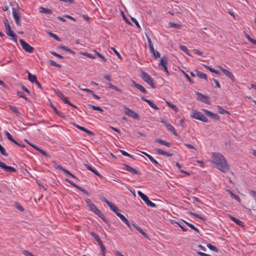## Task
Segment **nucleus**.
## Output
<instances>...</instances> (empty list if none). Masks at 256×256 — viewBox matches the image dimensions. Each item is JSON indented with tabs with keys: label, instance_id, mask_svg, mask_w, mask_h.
<instances>
[{
	"label": "nucleus",
	"instance_id": "nucleus-1",
	"mask_svg": "<svg viewBox=\"0 0 256 256\" xmlns=\"http://www.w3.org/2000/svg\"><path fill=\"white\" fill-rule=\"evenodd\" d=\"M213 162L216 168L223 172H226L229 170V166L222 155L217 154L214 155Z\"/></svg>",
	"mask_w": 256,
	"mask_h": 256
},
{
	"label": "nucleus",
	"instance_id": "nucleus-2",
	"mask_svg": "<svg viewBox=\"0 0 256 256\" xmlns=\"http://www.w3.org/2000/svg\"><path fill=\"white\" fill-rule=\"evenodd\" d=\"M140 78L148 84H149L152 88H154L156 86L154 83V80L146 72L142 71L140 72Z\"/></svg>",
	"mask_w": 256,
	"mask_h": 256
},
{
	"label": "nucleus",
	"instance_id": "nucleus-3",
	"mask_svg": "<svg viewBox=\"0 0 256 256\" xmlns=\"http://www.w3.org/2000/svg\"><path fill=\"white\" fill-rule=\"evenodd\" d=\"M191 116L192 118L200 120L203 122H207L208 120L202 112L192 110Z\"/></svg>",
	"mask_w": 256,
	"mask_h": 256
},
{
	"label": "nucleus",
	"instance_id": "nucleus-4",
	"mask_svg": "<svg viewBox=\"0 0 256 256\" xmlns=\"http://www.w3.org/2000/svg\"><path fill=\"white\" fill-rule=\"evenodd\" d=\"M138 196L140 197V198L145 202V203L148 205V206H150L152 208H156V205L154 204L152 202L148 197L147 196L143 194L141 191H138Z\"/></svg>",
	"mask_w": 256,
	"mask_h": 256
},
{
	"label": "nucleus",
	"instance_id": "nucleus-5",
	"mask_svg": "<svg viewBox=\"0 0 256 256\" xmlns=\"http://www.w3.org/2000/svg\"><path fill=\"white\" fill-rule=\"evenodd\" d=\"M168 64V60L166 57L165 56H163L160 60V62L158 64V66L160 68L161 70H162L164 72H165L168 74V72L167 68Z\"/></svg>",
	"mask_w": 256,
	"mask_h": 256
},
{
	"label": "nucleus",
	"instance_id": "nucleus-6",
	"mask_svg": "<svg viewBox=\"0 0 256 256\" xmlns=\"http://www.w3.org/2000/svg\"><path fill=\"white\" fill-rule=\"evenodd\" d=\"M90 234L94 238V240L96 242H98V244L100 245V249H101L102 251V252L103 254H104V253L106 252V248L104 246V244H102V241L99 238L97 234H96L94 232H90Z\"/></svg>",
	"mask_w": 256,
	"mask_h": 256
},
{
	"label": "nucleus",
	"instance_id": "nucleus-7",
	"mask_svg": "<svg viewBox=\"0 0 256 256\" xmlns=\"http://www.w3.org/2000/svg\"><path fill=\"white\" fill-rule=\"evenodd\" d=\"M20 43V44L22 48L25 51L28 52L32 53L34 51V48L31 46L29 44L26 43L24 40L20 39L19 40Z\"/></svg>",
	"mask_w": 256,
	"mask_h": 256
},
{
	"label": "nucleus",
	"instance_id": "nucleus-8",
	"mask_svg": "<svg viewBox=\"0 0 256 256\" xmlns=\"http://www.w3.org/2000/svg\"><path fill=\"white\" fill-rule=\"evenodd\" d=\"M118 216L120 220L125 223L127 225V226L132 230V228L130 224V222L128 220L127 218H126V217L120 213L118 212V208H116V212H114Z\"/></svg>",
	"mask_w": 256,
	"mask_h": 256
},
{
	"label": "nucleus",
	"instance_id": "nucleus-9",
	"mask_svg": "<svg viewBox=\"0 0 256 256\" xmlns=\"http://www.w3.org/2000/svg\"><path fill=\"white\" fill-rule=\"evenodd\" d=\"M124 108L125 110V114L126 115L136 120L138 119L139 116L136 112L127 108L126 106H124Z\"/></svg>",
	"mask_w": 256,
	"mask_h": 256
},
{
	"label": "nucleus",
	"instance_id": "nucleus-10",
	"mask_svg": "<svg viewBox=\"0 0 256 256\" xmlns=\"http://www.w3.org/2000/svg\"><path fill=\"white\" fill-rule=\"evenodd\" d=\"M65 181L70 184L71 185L81 191L82 193L84 194H85L87 196H90V193L86 191V190H84V188H82L81 186L77 185L76 184L74 183L72 181L66 178Z\"/></svg>",
	"mask_w": 256,
	"mask_h": 256
},
{
	"label": "nucleus",
	"instance_id": "nucleus-11",
	"mask_svg": "<svg viewBox=\"0 0 256 256\" xmlns=\"http://www.w3.org/2000/svg\"><path fill=\"white\" fill-rule=\"evenodd\" d=\"M0 168L3 169L6 172H15L16 170L15 168L6 166L4 162H0Z\"/></svg>",
	"mask_w": 256,
	"mask_h": 256
},
{
	"label": "nucleus",
	"instance_id": "nucleus-12",
	"mask_svg": "<svg viewBox=\"0 0 256 256\" xmlns=\"http://www.w3.org/2000/svg\"><path fill=\"white\" fill-rule=\"evenodd\" d=\"M196 94L198 96V100L202 102L207 104H210V98L208 96L204 95L198 92H197Z\"/></svg>",
	"mask_w": 256,
	"mask_h": 256
},
{
	"label": "nucleus",
	"instance_id": "nucleus-13",
	"mask_svg": "<svg viewBox=\"0 0 256 256\" xmlns=\"http://www.w3.org/2000/svg\"><path fill=\"white\" fill-rule=\"evenodd\" d=\"M12 13L16 24L18 26H20L21 25L20 16L18 13L16 12V8H12Z\"/></svg>",
	"mask_w": 256,
	"mask_h": 256
},
{
	"label": "nucleus",
	"instance_id": "nucleus-14",
	"mask_svg": "<svg viewBox=\"0 0 256 256\" xmlns=\"http://www.w3.org/2000/svg\"><path fill=\"white\" fill-rule=\"evenodd\" d=\"M202 110L208 117L212 119L216 120H220V116L217 114L213 113L206 109H202Z\"/></svg>",
	"mask_w": 256,
	"mask_h": 256
},
{
	"label": "nucleus",
	"instance_id": "nucleus-15",
	"mask_svg": "<svg viewBox=\"0 0 256 256\" xmlns=\"http://www.w3.org/2000/svg\"><path fill=\"white\" fill-rule=\"evenodd\" d=\"M5 29L6 34L10 37H12L13 40L16 42L17 41L16 36L12 31L10 26H8V27L5 28Z\"/></svg>",
	"mask_w": 256,
	"mask_h": 256
},
{
	"label": "nucleus",
	"instance_id": "nucleus-16",
	"mask_svg": "<svg viewBox=\"0 0 256 256\" xmlns=\"http://www.w3.org/2000/svg\"><path fill=\"white\" fill-rule=\"evenodd\" d=\"M123 166H124V169L130 172L132 174H140V172L128 166V164H123Z\"/></svg>",
	"mask_w": 256,
	"mask_h": 256
},
{
	"label": "nucleus",
	"instance_id": "nucleus-17",
	"mask_svg": "<svg viewBox=\"0 0 256 256\" xmlns=\"http://www.w3.org/2000/svg\"><path fill=\"white\" fill-rule=\"evenodd\" d=\"M102 200L105 202L108 206L110 208V210L113 211L114 212H116V207L115 205L112 204V202H109L106 198L102 197L101 198Z\"/></svg>",
	"mask_w": 256,
	"mask_h": 256
},
{
	"label": "nucleus",
	"instance_id": "nucleus-18",
	"mask_svg": "<svg viewBox=\"0 0 256 256\" xmlns=\"http://www.w3.org/2000/svg\"><path fill=\"white\" fill-rule=\"evenodd\" d=\"M221 70L222 71V72L226 75V76L228 77L232 81H234V75L232 74L228 71V70L221 67Z\"/></svg>",
	"mask_w": 256,
	"mask_h": 256
},
{
	"label": "nucleus",
	"instance_id": "nucleus-19",
	"mask_svg": "<svg viewBox=\"0 0 256 256\" xmlns=\"http://www.w3.org/2000/svg\"><path fill=\"white\" fill-rule=\"evenodd\" d=\"M132 84H133L134 86L136 88H138L141 92H142V93H144V94L147 93V90L142 86L137 84L136 82H134V80H132Z\"/></svg>",
	"mask_w": 256,
	"mask_h": 256
},
{
	"label": "nucleus",
	"instance_id": "nucleus-20",
	"mask_svg": "<svg viewBox=\"0 0 256 256\" xmlns=\"http://www.w3.org/2000/svg\"><path fill=\"white\" fill-rule=\"evenodd\" d=\"M74 125L76 127L78 128L79 130H82V131H84V132H86V134H88L90 135V136H93L94 135V134L92 132L90 131V130H88L84 128V127H82V126H80L79 125H78L76 124H74Z\"/></svg>",
	"mask_w": 256,
	"mask_h": 256
},
{
	"label": "nucleus",
	"instance_id": "nucleus-21",
	"mask_svg": "<svg viewBox=\"0 0 256 256\" xmlns=\"http://www.w3.org/2000/svg\"><path fill=\"white\" fill-rule=\"evenodd\" d=\"M155 142H158L161 144L164 145L168 147H170L172 144L170 142H166V140L160 139V138H156L155 140Z\"/></svg>",
	"mask_w": 256,
	"mask_h": 256
},
{
	"label": "nucleus",
	"instance_id": "nucleus-22",
	"mask_svg": "<svg viewBox=\"0 0 256 256\" xmlns=\"http://www.w3.org/2000/svg\"><path fill=\"white\" fill-rule=\"evenodd\" d=\"M156 151L158 152V154H159L166 156H173L172 154L169 153V152H166L164 151L163 150H162L160 148H157L156 150Z\"/></svg>",
	"mask_w": 256,
	"mask_h": 256
},
{
	"label": "nucleus",
	"instance_id": "nucleus-23",
	"mask_svg": "<svg viewBox=\"0 0 256 256\" xmlns=\"http://www.w3.org/2000/svg\"><path fill=\"white\" fill-rule=\"evenodd\" d=\"M195 72H196V76L200 78H202L206 80L208 79V76L206 74L202 72L198 71V70H196Z\"/></svg>",
	"mask_w": 256,
	"mask_h": 256
},
{
	"label": "nucleus",
	"instance_id": "nucleus-24",
	"mask_svg": "<svg viewBox=\"0 0 256 256\" xmlns=\"http://www.w3.org/2000/svg\"><path fill=\"white\" fill-rule=\"evenodd\" d=\"M5 134L7 138L12 142L16 144H19V142H18L15 139L13 138L12 136L8 132H5Z\"/></svg>",
	"mask_w": 256,
	"mask_h": 256
},
{
	"label": "nucleus",
	"instance_id": "nucleus-25",
	"mask_svg": "<svg viewBox=\"0 0 256 256\" xmlns=\"http://www.w3.org/2000/svg\"><path fill=\"white\" fill-rule=\"evenodd\" d=\"M28 79L32 83H36L38 81L36 76L32 74L30 72L28 73Z\"/></svg>",
	"mask_w": 256,
	"mask_h": 256
},
{
	"label": "nucleus",
	"instance_id": "nucleus-26",
	"mask_svg": "<svg viewBox=\"0 0 256 256\" xmlns=\"http://www.w3.org/2000/svg\"><path fill=\"white\" fill-rule=\"evenodd\" d=\"M166 127L167 128L170 130L174 136H178V134L176 133L175 128L174 127L171 125L170 124H166Z\"/></svg>",
	"mask_w": 256,
	"mask_h": 256
},
{
	"label": "nucleus",
	"instance_id": "nucleus-27",
	"mask_svg": "<svg viewBox=\"0 0 256 256\" xmlns=\"http://www.w3.org/2000/svg\"><path fill=\"white\" fill-rule=\"evenodd\" d=\"M96 214L100 218H102L105 222L108 223V220L106 218L104 215L99 210Z\"/></svg>",
	"mask_w": 256,
	"mask_h": 256
},
{
	"label": "nucleus",
	"instance_id": "nucleus-28",
	"mask_svg": "<svg viewBox=\"0 0 256 256\" xmlns=\"http://www.w3.org/2000/svg\"><path fill=\"white\" fill-rule=\"evenodd\" d=\"M8 108L12 112L15 113L17 116H20V112L16 108L12 105H9Z\"/></svg>",
	"mask_w": 256,
	"mask_h": 256
},
{
	"label": "nucleus",
	"instance_id": "nucleus-29",
	"mask_svg": "<svg viewBox=\"0 0 256 256\" xmlns=\"http://www.w3.org/2000/svg\"><path fill=\"white\" fill-rule=\"evenodd\" d=\"M230 218L231 220H232L233 222H235L237 224L240 226H244L243 225V222L241 221L240 220L236 219L234 217L230 216Z\"/></svg>",
	"mask_w": 256,
	"mask_h": 256
},
{
	"label": "nucleus",
	"instance_id": "nucleus-30",
	"mask_svg": "<svg viewBox=\"0 0 256 256\" xmlns=\"http://www.w3.org/2000/svg\"><path fill=\"white\" fill-rule=\"evenodd\" d=\"M40 12L44 14H51L52 13V10L48 8H46L42 7H40Z\"/></svg>",
	"mask_w": 256,
	"mask_h": 256
},
{
	"label": "nucleus",
	"instance_id": "nucleus-31",
	"mask_svg": "<svg viewBox=\"0 0 256 256\" xmlns=\"http://www.w3.org/2000/svg\"><path fill=\"white\" fill-rule=\"evenodd\" d=\"M184 223L188 226L192 230H195L196 232H198V233L200 232H199V230H198V228H196L194 225H193L192 224H190L188 222H186V221H184Z\"/></svg>",
	"mask_w": 256,
	"mask_h": 256
},
{
	"label": "nucleus",
	"instance_id": "nucleus-32",
	"mask_svg": "<svg viewBox=\"0 0 256 256\" xmlns=\"http://www.w3.org/2000/svg\"><path fill=\"white\" fill-rule=\"evenodd\" d=\"M90 210L96 214L100 210L96 208L94 204H92L90 208Z\"/></svg>",
	"mask_w": 256,
	"mask_h": 256
},
{
	"label": "nucleus",
	"instance_id": "nucleus-33",
	"mask_svg": "<svg viewBox=\"0 0 256 256\" xmlns=\"http://www.w3.org/2000/svg\"><path fill=\"white\" fill-rule=\"evenodd\" d=\"M146 102L150 105V107L154 108V110H158L159 108L150 100H146Z\"/></svg>",
	"mask_w": 256,
	"mask_h": 256
},
{
	"label": "nucleus",
	"instance_id": "nucleus-34",
	"mask_svg": "<svg viewBox=\"0 0 256 256\" xmlns=\"http://www.w3.org/2000/svg\"><path fill=\"white\" fill-rule=\"evenodd\" d=\"M218 112L220 114H230L229 112L225 110H224V108H222L221 106H218Z\"/></svg>",
	"mask_w": 256,
	"mask_h": 256
},
{
	"label": "nucleus",
	"instance_id": "nucleus-35",
	"mask_svg": "<svg viewBox=\"0 0 256 256\" xmlns=\"http://www.w3.org/2000/svg\"><path fill=\"white\" fill-rule=\"evenodd\" d=\"M136 229L142 235L144 236L145 238H148V234H146V233L144 232L142 228H140V226H138V227H136Z\"/></svg>",
	"mask_w": 256,
	"mask_h": 256
},
{
	"label": "nucleus",
	"instance_id": "nucleus-36",
	"mask_svg": "<svg viewBox=\"0 0 256 256\" xmlns=\"http://www.w3.org/2000/svg\"><path fill=\"white\" fill-rule=\"evenodd\" d=\"M188 214H190V215H192V216H194L195 217H196L197 218H200V220H206L204 217L202 216L200 214H197L196 213H194V212H188Z\"/></svg>",
	"mask_w": 256,
	"mask_h": 256
},
{
	"label": "nucleus",
	"instance_id": "nucleus-37",
	"mask_svg": "<svg viewBox=\"0 0 256 256\" xmlns=\"http://www.w3.org/2000/svg\"><path fill=\"white\" fill-rule=\"evenodd\" d=\"M206 246L210 250H213L214 252H218V248L216 246H215L210 244H207Z\"/></svg>",
	"mask_w": 256,
	"mask_h": 256
},
{
	"label": "nucleus",
	"instance_id": "nucleus-38",
	"mask_svg": "<svg viewBox=\"0 0 256 256\" xmlns=\"http://www.w3.org/2000/svg\"><path fill=\"white\" fill-rule=\"evenodd\" d=\"M88 107L92 108L94 110H98L100 112H103V111H104V110L100 106H92V105L90 104H88Z\"/></svg>",
	"mask_w": 256,
	"mask_h": 256
},
{
	"label": "nucleus",
	"instance_id": "nucleus-39",
	"mask_svg": "<svg viewBox=\"0 0 256 256\" xmlns=\"http://www.w3.org/2000/svg\"><path fill=\"white\" fill-rule=\"evenodd\" d=\"M94 52L95 54L98 56L104 62H106V58L100 54V52H98L96 50H94Z\"/></svg>",
	"mask_w": 256,
	"mask_h": 256
},
{
	"label": "nucleus",
	"instance_id": "nucleus-40",
	"mask_svg": "<svg viewBox=\"0 0 256 256\" xmlns=\"http://www.w3.org/2000/svg\"><path fill=\"white\" fill-rule=\"evenodd\" d=\"M148 158L150 161L152 162L155 165H158L160 166H162L160 164H159L156 160H155L154 158L152 156H148Z\"/></svg>",
	"mask_w": 256,
	"mask_h": 256
},
{
	"label": "nucleus",
	"instance_id": "nucleus-41",
	"mask_svg": "<svg viewBox=\"0 0 256 256\" xmlns=\"http://www.w3.org/2000/svg\"><path fill=\"white\" fill-rule=\"evenodd\" d=\"M60 48H61L63 50H64L66 52H70V54H74V52L72 50H71L70 48H69L68 47H67L65 46H61L60 47Z\"/></svg>",
	"mask_w": 256,
	"mask_h": 256
},
{
	"label": "nucleus",
	"instance_id": "nucleus-42",
	"mask_svg": "<svg viewBox=\"0 0 256 256\" xmlns=\"http://www.w3.org/2000/svg\"><path fill=\"white\" fill-rule=\"evenodd\" d=\"M52 163L54 164V166L55 168L58 169L60 170H61L62 171L64 169V168L62 166L58 164L56 162L54 161V162H52Z\"/></svg>",
	"mask_w": 256,
	"mask_h": 256
},
{
	"label": "nucleus",
	"instance_id": "nucleus-43",
	"mask_svg": "<svg viewBox=\"0 0 256 256\" xmlns=\"http://www.w3.org/2000/svg\"><path fill=\"white\" fill-rule=\"evenodd\" d=\"M166 104H167L168 106L170 108H171L173 110H174L176 112L178 111V108L174 104L168 101H166Z\"/></svg>",
	"mask_w": 256,
	"mask_h": 256
},
{
	"label": "nucleus",
	"instance_id": "nucleus-44",
	"mask_svg": "<svg viewBox=\"0 0 256 256\" xmlns=\"http://www.w3.org/2000/svg\"><path fill=\"white\" fill-rule=\"evenodd\" d=\"M120 152H121V154L124 156H128L129 158H134L133 157V156L130 154H129L127 152H126V151L124 150H120Z\"/></svg>",
	"mask_w": 256,
	"mask_h": 256
},
{
	"label": "nucleus",
	"instance_id": "nucleus-45",
	"mask_svg": "<svg viewBox=\"0 0 256 256\" xmlns=\"http://www.w3.org/2000/svg\"><path fill=\"white\" fill-rule=\"evenodd\" d=\"M0 152L2 155L4 156H8V154L6 152L5 149L0 144Z\"/></svg>",
	"mask_w": 256,
	"mask_h": 256
},
{
	"label": "nucleus",
	"instance_id": "nucleus-46",
	"mask_svg": "<svg viewBox=\"0 0 256 256\" xmlns=\"http://www.w3.org/2000/svg\"><path fill=\"white\" fill-rule=\"evenodd\" d=\"M205 67L212 72L215 73L216 74H220L218 70L213 69L212 68L210 67L209 66H205Z\"/></svg>",
	"mask_w": 256,
	"mask_h": 256
},
{
	"label": "nucleus",
	"instance_id": "nucleus-47",
	"mask_svg": "<svg viewBox=\"0 0 256 256\" xmlns=\"http://www.w3.org/2000/svg\"><path fill=\"white\" fill-rule=\"evenodd\" d=\"M50 64L52 66L58 67V68H60L61 66L60 64H58L56 63L54 61L52 60H50Z\"/></svg>",
	"mask_w": 256,
	"mask_h": 256
},
{
	"label": "nucleus",
	"instance_id": "nucleus-48",
	"mask_svg": "<svg viewBox=\"0 0 256 256\" xmlns=\"http://www.w3.org/2000/svg\"><path fill=\"white\" fill-rule=\"evenodd\" d=\"M38 152H39L42 154L44 156H46V157H50V156L48 154V153L44 151L43 150L41 149V148H39V150H38Z\"/></svg>",
	"mask_w": 256,
	"mask_h": 256
},
{
	"label": "nucleus",
	"instance_id": "nucleus-49",
	"mask_svg": "<svg viewBox=\"0 0 256 256\" xmlns=\"http://www.w3.org/2000/svg\"><path fill=\"white\" fill-rule=\"evenodd\" d=\"M244 33L245 38H246L248 41L252 43L254 40L250 38V36L246 32H244Z\"/></svg>",
	"mask_w": 256,
	"mask_h": 256
},
{
	"label": "nucleus",
	"instance_id": "nucleus-50",
	"mask_svg": "<svg viewBox=\"0 0 256 256\" xmlns=\"http://www.w3.org/2000/svg\"><path fill=\"white\" fill-rule=\"evenodd\" d=\"M170 26L172 28H180L181 27V26L178 24H176L174 22H170Z\"/></svg>",
	"mask_w": 256,
	"mask_h": 256
},
{
	"label": "nucleus",
	"instance_id": "nucleus-51",
	"mask_svg": "<svg viewBox=\"0 0 256 256\" xmlns=\"http://www.w3.org/2000/svg\"><path fill=\"white\" fill-rule=\"evenodd\" d=\"M56 96H58V98H59L61 100H62L63 98H64V95L63 94H62L61 92L59 91L58 90V92H56Z\"/></svg>",
	"mask_w": 256,
	"mask_h": 256
},
{
	"label": "nucleus",
	"instance_id": "nucleus-52",
	"mask_svg": "<svg viewBox=\"0 0 256 256\" xmlns=\"http://www.w3.org/2000/svg\"><path fill=\"white\" fill-rule=\"evenodd\" d=\"M62 171L64 172L65 174H66L70 176L71 177H72L73 178H76L75 176L72 174L68 170H66L65 168H64V169L62 170Z\"/></svg>",
	"mask_w": 256,
	"mask_h": 256
},
{
	"label": "nucleus",
	"instance_id": "nucleus-53",
	"mask_svg": "<svg viewBox=\"0 0 256 256\" xmlns=\"http://www.w3.org/2000/svg\"><path fill=\"white\" fill-rule=\"evenodd\" d=\"M52 108H53L55 112L60 117H62V114L58 111V110L56 109V108L54 106H52Z\"/></svg>",
	"mask_w": 256,
	"mask_h": 256
},
{
	"label": "nucleus",
	"instance_id": "nucleus-54",
	"mask_svg": "<svg viewBox=\"0 0 256 256\" xmlns=\"http://www.w3.org/2000/svg\"><path fill=\"white\" fill-rule=\"evenodd\" d=\"M16 94L18 96H20V98H24L26 100H28V98L26 96H25L24 95V94L22 92H16Z\"/></svg>",
	"mask_w": 256,
	"mask_h": 256
},
{
	"label": "nucleus",
	"instance_id": "nucleus-55",
	"mask_svg": "<svg viewBox=\"0 0 256 256\" xmlns=\"http://www.w3.org/2000/svg\"><path fill=\"white\" fill-rule=\"evenodd\" d=\"M230 196L232 198H234L235 200H237L238 201L240 202V198L238 197V196H236V195H235L232 192H230Z\"/></svg>",
	"mask_w": 256,
	"mask_h": 256
},
{
	"label": "nucleus",
	"instance_id": "nucleus-56",
	"mask_svg": "<svg viewBox=\"0 0 256 256\" xmlns=\"http://www.w3.org/2000/svg\"><path fill=\"white\" fill-rule=\"evenodd\" d=\"M22 253L26 256H35L26 250H24Z\"/></svg>",
	"mask_w": 256,
	"mask_h": 256
},
{
	"label": "nucleus",
	"instance_id": "nucleus-57",
	"mask_svg": "<svg viewBox=\"0 0 256 256\" xmlns=\"http://www.w3.org/2000/svg\"><path fill=\"white\" fill-rule=\"evenodd\" d=\"M182 73L184 74V76H186V78H187V80L191 83H194V82L192 80V78L190 77V76L186 74L184 72L182 71Z\"/></svg>",
	"mask_w": 256,
	"mask_h": 256
},
{
	"label": "nucleus",
	"instance_id": "nucleus-58",
	"mask_svg": "<svg viewBox=\"0 0 256 256\" xmlns=\"http://www.w3.org/2000/svg\"><path fill=\"white\" fill-rule=\"evenodd\" d=\"M82 55L85 56L89 58H95V57L94 56H93L92 54L88 52H82Z\"/></svg>",
	"mask_w": 256,
	"mask_h": 256
},
{
	"label": "nucleus",
	"instance_id": "nucleus-59",
	"mask_svg": "<svg viewBox=\"0 0 256 256\" xmlns=\"http://www.w3.org/2000/svg\"><path fill=\"white\" fill-rule=\"evenodd\" d=\"M180 48L182 51L184 52L186 54H188V48H186V46H180Z\"/></svg>",
	"mask_w": 256,
	"mask_h": 256
},
{
	"label": "nucleus",
	"instance_id": "nucleus-60",
	"mask_svg": "<svg viewBox=\"0 0 256 256\" xmlns=\"http://www.w3.org/2000/svg\"><path fill=\"white\" fill-rule=\"evenodd\" d=\"M176 224H178L179 226L182 229V230L184 231V232H186L188 230V229L185 228L184 226L182 225V224H181L180 222H175Z\"/></svg>",
	"mask_w": 256,
	"mask_h": 256
},
{
	"label": "nucleus",
	"instance_id": "nucleus-61",
	"mask_svg": "<svg viewBox=\"0 0 256 256\" xmlns=\"http://www.w3.org/2000/svg\"><path fill=\"white\" fill-rule=\"evenodd\" d=\"M51 54L53 56H56V57H58V58H61V59L64 58V56H61V55H60V54H57V53H56V52H52Z\"/></svg>",
	"mask_w": 256,
	"mask_h": 256
},
{
	"label": "nucleus",
	"instance_id": "nucleus-62",
	"mask_svg": "<svg viewBox=\"0 0 256 256\" xmlns=\"http://www.w3.org/2000/svg\"><path fill=\"white\" fill-rule=\"evenodd\" d=\"M87 204V206L90 208L93 203L92 202L91 200L90 199L87 198L85 200Z\"/></svg>",
	"mask_w": 256,
	"mask_h": 256
},
{
	"label": "nucleus",
	"instance_id": "nucleus-63",
	"mask_svg": "<svg viewBox=\"0 0 256 256\" xmlns=\"http://www.w3.org/2000/svg\"><path fill=\"white\" fill-rule=\"evenodd\" d=\"M92 172H94L95 174L98 176L100 178H102V175L98 172V170H96V169L93 168L92 170Z\"/></svg>",
	"mask_w": 256,
	"mask_h": 256
},
{
	"label": "nucleus",
	"instance_id": "nucleus-64",
	"mask_svg": "<svg viewBox=\"0 0 256 256\" xmlns=\"http://www.w3.org/2000/svg\"><path fill=\"white\" fill-rule=\"evenodd\" d=\"M16 207L18 210H20L21 212L24 210V208H22V206L20 204H18V203H16Z\"/></svg>",
	"mask_w": 256,
	"mask_h": 256
}]
</instances>
